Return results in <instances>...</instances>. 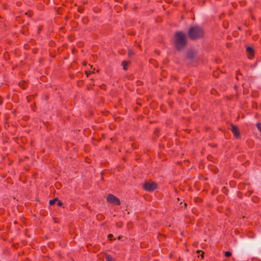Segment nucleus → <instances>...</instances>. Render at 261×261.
<instances>
[{"instance_id": "ddd939ff", "label": "nucleus", "mask_w": 261, "mask_h": 261, "mask_svg": "<svg viewBox=\"0 0 261 261\" xmlns=\"http://www.w3.org/2000/svg\"><path fill=\"white\" fill-rule=\"evenodd\" d=\"M58 202L57 205L59 206H62L63 205V203L62 201L58 200V201H57Z\"/></svg>"}, {"instance_id": "f03ea898", "label": "nucleus", "mask_w": 261, "mask_h": 261, "mask_svg": "<svg viewBox=\"0 0 261 261\" xmlns=\"http://www.w3.org/2000/svg\"><path fill=\"white\" fill-rule=\"evenodd\" d=\"M187 34L191 40H197L203 38L205 33L201 27L195 25L189 28Z\"/></svg>"}, {"instance_id": "9b49d317", "label": "nucleus", "mask_w": 261, "mask_h": 261, "mask_svg": "<svg viewBox=\"0 0 261 261\" xmlns=\"http://www.w3.org/2000/svg\"><path fill=\"white\" fill-rule=\"evenodd\" d=\"M135 55L134 51L132 49H129L128 51V55L129 57H132Z\"/></svg>"}, {"instance_id": "f257e3e1", "label": "nucleus", "mask_w": 261, "mask_h": 261, "mask_svg": "<svg viewBox=\"0 0 261 261\" xmlns=\"http://www.w3.org/2000/svg\"><path fill=\"white\" fill-rule=\"evenodd\" d=\"M188 44L186 34L182 31H177L174 34V45L178 51L184 50Z\"/></svg>"}, {"instance_id": "2eb2a0df", "label": "nucleus", "mask_w": 261, "mask_h": 261, "mask_svg": "<svg viewBox=\"0 0 261 261\" xmlns=\"http://www.w3.org/2000/svg\"><path fill=\"white\" fill-rule=\"evenodd\" d=\"M3 103V99L0 96V105H2Z\"/></svg>"}, {"instance_id": "a211bd4d", "label": "nucleus", "mask_w": 261, "mask_h": 261, "mask_svg": "<svg viewBox=\"0 0 261 261\" xmlns=\"http://www.w3.org/2000/svg\"><path fill=\"white\" fill-rule=\"evenodd\" d=\"M185 205L186 206L187 205V203H185Z\"/></svg>"}, {"instance_id": "1a4fd4ad", "label": "nucleus", "mask_w": 261, "mask_h": 261, "mask_svg": "<svg viewBox=\"0 0 261 261\" xmlns=\"http://www.w3.org/2000/svg\"><path fill=\"white\" fill-rule=\"evenodd\" d=\"M57 201H58V198H55L53 199L50 200L49 203L50 205H52L54 204Z\"/></svg>"}, {"instance_id": "9d476101", "label": "nucleus", "mask_w": 261, "mask_h": 261, "mask_svg": "<svg viewBox=\"0 0 261 261\" xmlns=\"http://www.w3.org/2000/svg\"><path fill=\"white\" fill-rule=\"evenodd\" d=\"M106 261H114V259L112 256L110 255H106Z\"/></svg>"}, {"instance_id": "f8f14e48", "label": "nucleus", "mask_w": 261, "mask_h": 261, "mask_svg": "<svg viewBox=\"0 0 261 261\" xmlns=\"http://www.w3.org/2000/svg\"><path fill=\"white\" fill-rule=\"evenodd\" d=\"M231 255V252L230 251H226L225 252V256L227 257H230Z\"/></svg>"}, {"instance_id": "dca6fc26", "label": "nucleus", "mask_w": 261, "mask_h": 261, "mask_svg": "<svg viewBox=\"0 0 261 261\" xmlns=\"http://www.w3.org/2000/svg\"><path fill=\"white\" fill-rule=\"evenodd\" d=\"M204 252H203V251H202V252H201V254L200 255L201 257V258H202V259H203V257H204Z\"/></svg>"}, {"instance_id": "6e6552de", "label": "nucleus", "mask_w": 261, "mask_h": 261, "mask_svg": "<svg viewBox=\"0 0 261 261\" xmlns=\"http://www.w3.org/2000/svg\"><path fill=\"white\" fill-rule=\"evenodd\" d=\"M128 64V62L126 61H123L122 62L121 65L123 66V68L124 70L126 71L127 70V65Z\"/></svg>"}, {"instance_id": "4468645a", "label": "nucleus", "mask_w": 261, "mask_h": 261, "mask_svg": "<svg viewBox=\"0 0 261 261\" xmlns=\"http://www.w3.org/2000/svg\"><path fill=\"white\" fill-rule=\"evenodd\" d=\"M108 238L110 240H112L113 238V235L112 234H109L108 236Z\"/></svg>"}, {"instance_id": "20e7f679", "label": "nucleus", "mask_w": 261, "mask_h": 261, "mask_svg": "<svg viewBox=\"0 0 261 261\" xmlns=\"http://www.w3.org/2000/svg\"><path fill=\"white\" fill-rule=\"evenodd\" d=\"M107 201L116 205H119L121 203L119 199L115 195L110 194L107 196Z\"/></svg>"}, {"instance_id": "423d86ee", "label": "nucleus", "mask_w": 261, "mask_h": 261, "mask_svg": "<svg viewBox=\"0 0 261 261\" xmlns=\"http://www.w3.org/2000/svg\"><path fill=\"white\" fill-rule=\"evenodd\" d=\"M247 57L249 59H252L254 56V50L251 46H247L246 48Z\"/></svg>"}, {"instance_id": "f3484780", "label": "nucleus", "mask_w": 261, "mask_h": 261, "mask_svg": "<svg viewBox=\"0 0 261 261\" xmlns=\"http://www.w3.org/2000/svg\"><path fill=\"white\" fill-rule=\"evenodd\" d=\"M202 252V251L201 250H198L197 251V253H200V252Z\"/></svg>"}, {"instance_id": "0eeeda50", "label": "nucleus", "mask_w": 261, "mask_h": 261, "mask_svg": "<svg viewBox=\"0 0 261 261\" xmlns=\"http://www.w3.org/2000/svg\"><path fill=\"white\" fill-rule=\"evenodd\" d=\"M195 57V54L192 51H189L187 53V58L189 59H193Z\"/></svg>"}, {"instance_id": "7ed1b4c3", "label": "nucleus", "mask_w": 261, "mask_h": 261, "mask_svg": "<svg viewBox=\"0 0 261 261\" xmlns=\"http://www.w3.org/2000/svg\"><path fill=\"white\" fill-rule=\"evenodd\" d=\"M144 190L149 192H152L158 188V185L155 182L146 181L142 186Z\"/></svg>"}, {"instance_id": "39448f33", "label": "nucleus", "mask_w": 261, "mask_h": 261, "mask_svg": "<svg viewBox=\"0 0 261 261\" xmlns=\"http://www.w3.org/2000/svg\"><path fill=\"white\" fill-rule=\"evenodd\" d=\"M231 126V131L233 134L234 136L237 138V139L240 138L241 137L240 133L239 132V130L237 126L234 125L233 124L231 123L230 124Z\"/></svg>"}]
</instances>
